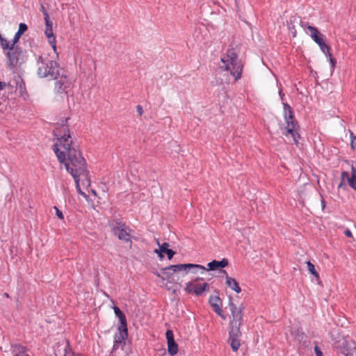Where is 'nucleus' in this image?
Returning a JSON list of instances; mask_svg holds the SVG:
<instances>
[{"label":"nucleus","mask_w":356,"mask_h":356,"mask_svg":"<svg viewBox=\"0 0 356 356\" xmlns=\"http://www.w3.org/2000/svg\"><path fill=\"white\" fill-rule=\"evenodd\" d=\"M27 30V26L26 24H25L24 23H20L19 25V29L17 31V32L15 33L13 39V45H15L21 35Z\"/></svg>","instance_id":"21"},{"label":"nucleus","mask_w":356,"mask_h":356,"mask_svg":"<svg viewBox=\"0 0 356 356\" xmlns=\"http://www.w3.org/2000/svg\"><path fill=\"white\" fill-rule=\"evenodd\" d=\"M113 309L115 316L119 318L120 325H127V318L125 315L118 307H114Z\"/></svg>","instance_id":"23"},{"label":"nucleus","mask_w":356,"mask_h":356,"mask_svg":"<svg viewBox=\"0 0 356 356\" xmlns=\"http://www.w3.org/2000/svg\"><path fill=\"white\" fill-rule=\"evenodd\" d=\"M240 327L241 326H230L229 341H233L234 339L240 341V337L241 336Z\"/></svg>","instance_id":"20"},{"label":"nucleus","mask_w":356,"mask_h":356,"mask_svg":"<svg viewBox=\"0 0 356 356\" xmlns=\"http://www.w3.org/2000/svg\"><path fill=\"white\" fill-rule=\"evenodd\" d=\"M5 296H6V297H8V293H5Z\"/></svg>","instance_id":"38"},{"label":"nucleus","mask_w":356,"mask_h":356,"mask_svg":"<svg viewBox=\"0 0 356 356\" xmlns=\"http://www.w3.org/2000/svg\"><path fill=\"white\" fill-rule=\"evenodd\" d=\"M209 302L211 306L213 307L215 312H216L218 315L222 316V309L219 305L220 298L218 297L211 298Z\"/></svg>","instance_id":"22"},{"label":"nucleus","mask_w":356,"mask_h":356,"mask_svg":"<svg viewBox=\"0 0 356 356\" xmlns=\"http://www.w3.org/2000/svg\"><path fill=\"white\" fill-rule=\"evenodd\" d=\"M342 353L346 356H352L353 355L352 350H343L342 351Z\"/></svg>","instance_id":"31"},{"label":"nucleus","mask_w":356,"mask_h":356,"mask_svg":"<svg viewBox=\"0 0 356 356\" xmlns=\"http://www.w3.org/2000/svg\"><path fill=\"white\" fill-rule=\"evenodd\" d=\"M44 19L45 21V28L52 29L53 23L49 19V16L47 10H44Z\"/></svg>","instance_id":"24"},{"label":"nucleus","mask_w":356,"mask_h":356,"mask_svg":"<svg viewBox=\"0 0 356 356\" xmlns=\"http://www.w3.org/2000/svg\"><path fill=\"white\" fill-rule=\"evenodd\" d=\"M229 342H230V346L232 347V349L234 351H237L241 346L240 341L234 339L233 341H229Z\"/></svg>","instance_id":"26"},{"label":"nucleus","mask_w":356,"mask_h":356,"mask_svg":"<svg viewBox=\"0 0 356 356\" xmlns=\"http://www.w3.org/2000/svg\"><path fill=\"white\" fill-rule=\"evenodd\" d=\"M54 134L56 138L54 151L58 161L65 165L67 171L74 178L78 193L86 197V193L81 190V186H90V179L79 145L73 143L68 127L64 123L58 124Z\"/></svg>","instance_id":"1"},{"label":"nucleus","mask_w":356,"mask_h":356,"mask_svg":"<svg viewBox=\"0 0 356 356\" xmlns=\"http://www.w3.org/2000/svg\"><path fill=\"white\" fill-rule=\"evenodd\" d=\"M53 209L55 210L56 211V215L57 216V217L60 219V220H63L64 219V216L62 213L61 211L59 210V209L56 207V206H54L53 207Z\"/></svg>","instance_id":"27"},{"label":"nucleus","mask_w":356,"mask_h":356,"mask_svg":"<svg viewBox=\"0 0 356 356\" xmlns=\"http://www.w3.org/2000/svg\"><path fill=\"white\" fill-rule=\"evenodd\" d=\"M19 52V49L15 47H14L13 50H9L7 52L6 57L8 58V63L9 66L15 67L17 64Z\"/></svg>","instance_id":"15"},{"label":"nucleus","mask_w":356,"mask_h":356,"mask_svg":"<svg viewBox=\"0 0 356 356\" xmlns=\"http://www.w3.org/2000/svg\"><path fill=\"white\" fill-rule=\"evenodd\" d=\"M314 351L316 356H323V353L318 346L314 348Z\"/></svg>","instance_id":"29"},{"label":"nucleus","mask_w":356,"mask_h":356,"mask_svg":"<svg viewBox=\"0 0 356 356\" xmlns=\"http://www.w3.org/2000/svg\"><path fill=\"white\" fill-rule=\"evenodd\" d=\"M6 87V83L0 81V90H2Z\"/></svg>","instance_id":"34"},{"label":"nucleus","mask_w":356,"mask_h":356,"mask_svg":"<svg viewBox=\"0 0 356 356\" xmlns=\"http://www.w3.org/2000/svg\"><path fill=\"white\" fill-rule=\"evenodd\" d=\"M11 352L13 356H30L26 348L21 345L12 346Z\"/></svg>","instance_id":"19"},{"label":"nucleus","mask_w":356,"mask_h":356,"mask_svg":"<svg viewBox=\"0 0 356 356\" xmlns=\"http://www.w3.org/2000/svg\"><path fill=\"white\" fill-rule=\"evenodd\" d=\"M301 26L305 29L306 33L310 35L312 40L318 44L321 50L327 56L330 54V47L327 45L323 38L321 34L318 32V29L309 25L308 23H301Z\"/></svg>","instance_id":"6"},{"label":"nucleus","mask_w":356,"mask_h":356,"mask_svg":"<svg viewBox=\"0 0 356 356\" xmlns=\"http://www.w3.org/2000/svg\"><path fill=\"white\" fill-rule=\"evenodd\" d=\"M344 234L346 236L348 237H351L352 236V232H350V229H347L345 232H344Z\"/></svg>","instance_id":"33"},{"label":"nucleus","mask_w":356,"mask_h":356,"mask_svg":"<svg viewBox=\"0 0 356 356\" xmlns=\"http://www.w3.org/2000/svg\"><path fill=\"white\" fill-rule=\"evenodd\" d=\"M136 110L140 116H141L143 113V107L140 105H138L136 106Z\"/></svg>","instance_id":"30"},{"label":"nucleus","mask_w":356,"mask_h":356,"mask_svg":"<svg viewBox=\"0 0 356 356\" xmlns=\"http://www.w3.org/2000/svg\"><path fill=\"white\" fill-rule=\"evenodd\" d=\"M348 342L347 341H344V343L343 344H346L347 345Z\"/></svg>","instance_id":"37"},{"label":"nucleus","mask_w":356,"mask_h":356,"mask_svg":"<svg viewBox=\"0 0 356 356\" xmlns=\"http://www.w3.org/2000/svg\"><path fill=\"white\" fill-rule=\"evenodd\" d=\"M184 290L190 294L201 296L204 291H209V285L201 278H196L186 284Z\"/></svg>","instance_id":"7"},{"label":"nucleus","mask_w":356,"mask_h":356,"mask_svg":"<svg viewBox=\"0 0 356 356\" xmlns=\"http://www.w3.org/2000/svg\"><path fill=\"white\" fill-rule=\"evenodd\" d=\"M228 261L226 259H223L221 261L213 260L208 264L209 268H207L206 267L204 268L207 269V271L209 270H215L219 268H223L226 267Z\"/></svg>","instance_id":"17"},{"label":"nucleus","mask_w":356,"mask_h":356,"mask_svg":"<svg viewBox=\"0 0 356 356\" xmlns=\"http://www.w3.org/2000/svg\"><path fill=\"white\" fill-rule=\"evenodd\" d=\"M37 74L40 78H47L49 80L57 79L59 76V65L55 60H51L47 56H39L37 60Z\"/></svg>","instance_id":"5"},{"label":"nucleus","mask_w":356,"mask_h":356,"mask_svg":"<svg viewBox=\"0 0 356 356\" xmlns=\"http://www.w3.org/2000/svg\"><path fill=\"white\" fill-rule=\"evenodd\" d=\"M165 337L167 339L168 353L172 356L176 355L178 352V346L174 340L173 332L170 330H167L165 332Z\"/></svg>","instance_id":"13"},{"label":"nucleus","mask_w":356,"mask_h":356,"mask_svg":"<svg viewBox=\"0 0 356 356\" xmlns=\"http://www.w3.org/2000/svg\"><path fill=\"white\" fill-rule=\"evenodd\" d=\"M40 10L42 12V13L44 14V10H46L44 7L43 6H41L40 8Z\"/></svg>","instance_id":"35"},{"label":"nucleus","mask_w":356,"mask_h":356,"mask_svg":"<svg viewBox=\"0 0 356 356\" xmlns=\"http://www.w3.org/2000/svg\"><path fill=\"white\" fill-rule=\"evenodd\" d=\"M221 63L222 64L219 67L221 72L229 73L235 81L241 78L243 65L234 50L229 49L227 54L221 58Z\"/></svg>","instance_id":"4"},{"label":"nucleus","mask_w":356,"mask_h":356,"mask_svg":"<svg viewBox=\"0 0 356 356\" xmlns=\"http://www.w3.org/2000/svg\"><path fill=\"white\" fill-rule=\"evenodd\" d=\"M225 274H227L225 270L222 271ZM225 284L231 289L234 291L236 293H239L241 291V287L239 286L236 280L227 275L225 276Z\"/></svg>","instance_id":"18"},{"label":"nucleus","mask_w":356,"mask_h":356,"mask_svg":"<svg viewBox=\"0 0 356 356\" xmlns=\"http://www.w3.org/2000/svg\"><path fill=\"white\" fill-rule=\"evenodd\" d=\"M127 337V325H120L118 327V332L115 335L113 350H115L118 349L120 346L124 345L125 343Z\"/></svg>","instance_id":"10"},{"label":"nucleus","mask_w":356,"mask_h":356,"mask_svg":"<svg viewBox=\"0 0 356 356\" xmlns=\"http://www.w3.org/2000/svg\"><path fill=\"white\" fill-rule=\"evenodd\" d=\"M190 271L193 273H200V274H204L207 272V269L204 266L199 264H179L162 268L160 273H157V276L162 280H166L169 282H172L175 280L174 276L175 273H182L183 275H184Z\"/></svg>","instance_id":"3"},{"label":"nucleus","mask_w":356,"mask_h":356,"mask_svg":"<svg viewBox=\"0 0 356 356\" xmlns=\"http://www.w3.org/2000/svg\"><path fill=\"white\" fill-rule=\"evenodd\" d=\"M306 264L307 266V269L309 271V273L314 275L315 277H318V274L315 269L314 265L312 264L309 261H307Z\"/></svg>","instance_id":"25"},{"label":"nucleus","mask_w":356,"mask_h":356,"mask_svg":"<svg viewBox=\"0 0 356 356\" xmlns=\"http://www.w3.org/2000/svg\"><path fill=\"white\" fill-rule=\"evenodd\" d=\"M327 56H328V57H329L330 62V63L332 64V67H334V64H335V63H336L335 59H334V58H332V55H331V54H330H330H328L327 55Z\"/></svg>","instance_id":"28"},{"label":"nucleus","mask_w":356,"mask_h":356,"mask_svg":"<svg viewBox=\"0 0 356 356\" xmlns=\"http://www.w3.org/2000/svg\"><path fill=\"white\" fill-rule=\"evenodd\" d=\"M341 179L343 181H347L348 185L356 191V169L353 166L351 167L350 175L347 172H343Z\"/></svg>","instance_id":"14"},{"label":"nucleus","mask_w":356,"mask_h":356,"mask_svg":"<svg viewBox=\"0 0 356 356\" xmlns=\"http://www.w3.org/2000/svg\"><path fill=\"white\" fill-rule=\"evenodd\" d=\"M44 34L48 39L49 44L52 47L56 58L58 57V53L56 51V38L54 35L53 29L49 28H45Z\"/></svg>","instance_id":"16"},{"label":"nucleus","mask_w":356,"mask_h":356,"mask_svg":"<svg viewBox=\"0 0 356 356\" xmlns=\"http://www.w3.org/2000/svg\"><path fill=\"white\" fill-rule=\"evenodd\" d=\"M58 79L55 83V92L56 93L62 94L68 92L69 89L71 87V81L66 75L62 74L58 76Z\"/></svg>","instance_id":"9"},{"label":"nucleus","mask_w":356,"mask_h":356,"mask_svg":"<svg viewBox=\"0 0 356 356\" xmlns=\"http://www.w3.org/2000/svg\"><path fill=\"white\" fill-rule=\"evenodd\" d=\"M92 194L96 195V193H95V191H92Z\"/></svg>","instance_id":"36"},{"label":"nucleus","mask_w":356,"mask_h":356,"mask_svg":"<svg viewBox=\"0 0 356 356\" xmlns=\"http://www.w3.org/2000/svg\"><path fill=\"white\" fill-rule=\"evenodd\" d=\"M157 244L159 248L155 249L154 250V252L156 253L160 259L163 258V253H165L167 254L168 258L169 259H171L173 257L175 252L172 250L168 248L169 244L168 243H163L162 244H160L159 241H157Z\"/></svg>","instance_id":"12"},{"label":"nucleus","mask_w":356,"mask_h":356,"mask_svg":"<svg viewBox=\"0 0 356 356\" xmlns=\"http://www.w3.org/2000/svg\"><path fill=\"white\" fill-rule=\"evenodd\" d=\"M111 227L113 234L117 236L120 240L124 241V242H131V230L127 227L118 223H116L115 225L112 224Z\"/></svg>","instance_id":"8"},{"label":"nucleus","mask_w":356,"mask_h":356,"mask_svg":"<svg viewBox=\"0 0 356 356\" xmlns=\"http://www.w3.org/2000/svg\"><path fill=\"white\" fill-rule=\"evenodd\" d=\"M229 306L232 316L230 326H241L243 318L242 309L241 307H237L232 302H229Z\"/></svg>","instance_id":"11"},{"label":"nucleus","mask_w":356,"mask_h":356,"mask_svg":"<svg viewBox=\"0 0 356 356\" xmlns=\"http://www.w3.org/2000/svg\"><path fill=\"white\" fill-rule=\"evenodd\" d=\"M289 29L291 31V33L292 34V36L293 38H295L296 36V31L294 26H289Z\"/></svg>","instance_id":"32"},{"label":"nucleus","mask_w":356,"mask_h":356,"mask_svg":"<svg viewBox=\"0 0 356 356\" xmlns=\"http://www.w3.org/2000/svg\"><path fill=\"white\" fill-rule=\"evenodd\" d=\"M279 95L284 100V94L282 90H279ZM283 104V115L284 123L279 124L280 129L282 135L286 136L289 140H292L294 143H298L300 135L298 134L299 127L295 119L292 108L286 102H282Z\"/></svg>","instance_id":"2"}]
</instances>
